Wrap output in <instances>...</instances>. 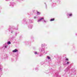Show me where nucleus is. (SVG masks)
<instances>
[{
    "mask_svg": "<svg viewBox=\"0 0 77 77\" xmlns=\"http://www.w3.org/2000/svg\"><path fill=\"white\" fill-rule=\"evenodd\" d=\"M69 16L70 17H71V16H72V14H69Z\"/></svg>",
    "mask_w": 77,
    "mask_h": 77,
    "instance_id": "0eeeda50",
    "label": "nucleus"
},
{
    "mask_svg": "<svg viewBox=\"0 0 77 77\" xmlns=\"http://www.w3.org/2000/svg\"><path fill=\"white\" fill-rule=\"evenodd\" d=\"M6 47H7L6 46H5V48H6Z\"/></svg>",
    "mask_w": 77,
    "mask_h": 77,
    "instance_id": "9b49d317",
    "label": "nucleus"
},
{
    "mask_svg": "<svg viewBox=\"0 0 77 77\" xmlns=\"http://www.w3.org/2000/svg\"><path fill=\"white\" fill-rule=\"evenodd\" d=\"M54 18H53L51 19V21H54Z\"/></svg>",
    "mask_w": 77,
    "mask_h": 77,
    "instance_id": "7ed1b4c3",
    "label": "nucleus"
},
{
    "mask_svg": "<svg viewBox=\"0 0 77 77\" xmlns=\"http://www.w3.org/2000/svg\"><path fill=\"white\" fill-rule=\"evenodd\" d=\"M35 54H38V53H37V52H35Z\"/></svg>",
    "mask_w": 77,
    "mask_h": 77,
    "instance_id": "39448f33",
    "label": "nucleus"
},
{
    "mask_svg": "<svg viewBox=\"0 0 77 77\" xmlns=\"http://www.w3.org/2000/svg\"><path fill=\"white\" fill-rule=\"evenodd\" d=\"M37 14L38 15H39L40 14L39 12L37 11Z\"/></svg>",
    "mask_w": 77,
    "mask_h": 77,
    "instance_id": "423d86ee",
    "label": "nucleus"
},
{
    "mask_svg": "<svg viewBox=\"0 0 77 77\" xmlns=\"http://www.w3.org/2000/svg\"><path fill=\"white\" fill-rule=\"evenodd\" d=\"M48 59H50V57H48Z\"/></svg>",
    "mask_w": 77,
    "mask_h": 77,
    "instance_id": "1a4fd4ad",
    "label": "nucleus"
},
{
    "mask_svg": "<svg viewBox=\"0 0 77 77\" xmlns=\"http://www.w3.org/2000/svg\"><path fill=\"white\" fill-rule=\"evenodd\" d=\"M44 18H41L38 21V22H39V21H41V20H43V19H44Z\"/></svg>",
    "mask_w": 77,
    "mask_h": 77,
    "instance_id": "f03ea898",
    "label": "nucleus"
},
{
    "mask_svg": "<svg viewBox=\"0 0 77 77\" xmlns=\"http://www.w3.org/2000/svg\"><path fill=\"white\" fill-rule=\"evenodd\" d=\"M36 18V17H34V18H35H35Z\"/></svg>",
    "mask_w": 77,
    "mask_h": 77,
    "instance_id": "f8f14e48",
    "label": "nucleus"
},
{
    "mask_svg": "<svg viewBox=\"0 0 77 77\" xmlns=\"http://www.w3.org/2000/svg\"><path fill=\"white\" fill-rule=\"evenodd\" d=\"M69 62H67V64H69Z\"/></svg>",
    "mask_w": 77,
    "mask_h": 77,
    "instance_id": "9d476101",
    "label": "nucleus"
},
{
    "mask_svg": "<svg viewBox=\"0 0 77 77\" xmlns=\"http://www.w3.org/2000/svg\"><path fill=\"white\" fill-rule=\"evenodd\" d=\"M8 44H11V42L10 41H9L8 42Z\"/></svg>",
    "mask_w": 77,
    "mask_h": 77,
    "instance_id": "20e7f679",
    "label": "nucleus"
},
{
    "mask_svg": "<svg viewBox=\"0 0 77 77\" xmlns=\"http://www.w3.org/2000/svg\"><path fill=\"white\" fill-rule=\"evenodd\" d=\"M17 51H18V50H17V49H15L13 51V53H15V52H17Z\"/></svg>",
    "mask_w": 77,
    "mask_h": 77,
    "instance_id": "f257e3e1",
    "label": "nucleus"
},
{
    "mask_svg": "<svg viewBox=\"0 0 77 77\" xmlns=\"http://www.w3.org/2000/svg\"><path fill=\"white\" fill-rule=\"evenodd\" d=\"M66 60H67V61H68V58H66Z\"/></svg>",
    "mask_w": 77,
    "mask_h": 77,
    "instance_id": "6e6552de",
    "label": "nucleus"
}]
</instances>
